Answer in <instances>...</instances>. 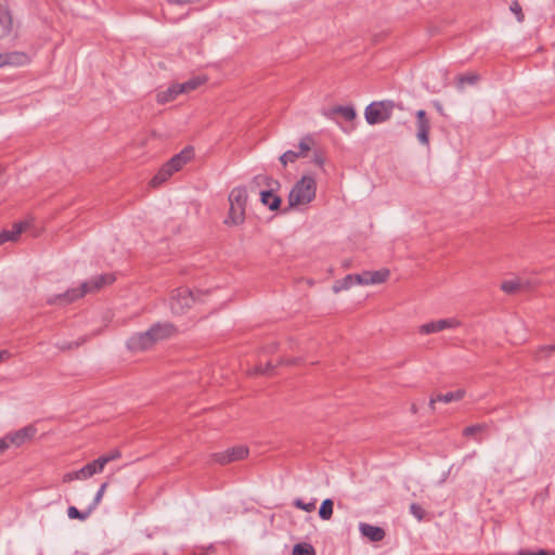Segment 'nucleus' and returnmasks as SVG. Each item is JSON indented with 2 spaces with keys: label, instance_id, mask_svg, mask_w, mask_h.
<instances>
[{
  "label": "nucleus",
  "instance_id": "obj_32",
  "mask_svg": "<svg viewBox=\"0 0 555 555\" xmlns=\"http://www.w3.org/2000/svg\"><path fill=\"white\" fill-rule=\"evenodd\" d=\"M275 367V364H273L271 361H269L264 367L261 365H257L253 370V374H266L271 375L273 369Z\"/></svg>",
  "mask_w": 555,
  "mask_h": 555
},
{
  "label": "nucleus",
  "instance_id": "obj_24",
  "mask_svg": "<svg viewBox=\"0 0 555 555\" xmlns=\"http://www.w3.org/2000/svg\"><path fill=\"white\" fill-rule=\"evenodd\" d=\"M261 203L267 205L271 210H275L280 207L281 198L272 193V191H262Z\"/></svg>",
  "mask_w": 555,
  "mask_h": 555
},
{
  "label": "nucleus",
  "instance_id": "obj_31",
  "mask_svg": "<svg viewBox=\"0 0 555 555\" xmlns=\"http://www.w3.org/2000/svg\"><path fill=\"white\" fill-rule=\"evenodd\" d=\"M479 79L476 74L462 75L457 78L459 88H463L464 85H474Z\"/></svg>",
  "mask_w": 555,
  "mask_h": 555
},
{
  "label": "nucleus",
  "instance_id": "obj_11",
  "mask_svg": "<svg viewBox=\"0 0 555 555\" xmlns=\"http://www.w3.org/2000/svg\"><path fill=\"white\" fill-rule=\"evenodd\" d=\"M416 138L418 142L423 145H428L430 124L424 109H420L416 112Z\"/></svg>",
  "mask_w": 555,
  "mask_h": 555
},
{
  "label": "nucleus",
  "instance_id": "obj_14",
  "mask_svg": "<svg viewBox=\"0 0 555 555\" xmlns=\"http://www.w3.org/2000/svg\"><path fill=\"white\" fill-rule=\"evenodd\" d=\"M13 33V18L5 3L0 2V39L8 38Z\"/></svg>",
  "mask_w": 555,
  "mask_h": 555
},
{
  "label": "nucleus",
  "instance_id": "obj_41",
  "mask_svg": "<svg viewBox=\"0 0 555 555\" xmlns=\"http://www.w3.org/2000/svg\"><path fill=\"white\" fill-rule=\"evenodd\" d=\"M79 480H86L91 478L88 468L86 465L77 470Z\"/></svg>",
  "mask_w": 555,
  "mask_h": 555
},
{
  "label": "nucleus",
  "instance_id": "obj_42",
  "mask_svg": "<svg viewBox=\"0 0 555 555\" xmlns=\"http://www.w3.org/2000/svg\"><path fill=\"white\" fill-rule=\"evenodd\" d=\"M313 162H314V165H318L320 167H322L323 164H324L323 157L321 155L317 154V153H314Z\"/></svg>",
  "mask_w": 555,
  "mask_h": 555
},
{
  "label": "nucleus",
  "instance_id": "obj_44",
  "mask_svg": "<svg viewBox=\"0 0 555 555\" xmlns=\"http://www.w3.org/2000/svg\"><path fill=\"white\" fill-rule=\"evenodd\" d=\"M354 127H341V130L346 133H349L351 130H353Z\"/></svg>",
  "mask_w": 555,
  "mask_h": 555
},
{
  "label": "nucleus",
  "instance_id": "obj_10",
  "mask_svg": "<svg viewBox=\"0 0 555 555\" xmlns=\"http://www.w3.org/2000/svg\"><path fill=\"white\" fill-rule=\"evenodd\" d=\"M30 62V57L27 53L22 51H11L0 53V67L4 66H24Z\"/></svg>",
  "mask_w": 555,
  "mask_h": 555
},
{
  "label": "nucleus",
  "instance_id": "obj_21",
  "mask_svg": "<svg viewBox=\"0 0 555 555\" xmlns=\"http://www.w3.org/2000/svg\"><path fill=\"white\" fill-rule=\"evenodd\" d=\"M175 172L165 164L151 180V185L157 188L166 182Z\"/></svg>",
  "mask_w": 555,
  "mask_h": 555
},
{
  "label": "nucleus",
  "instance_id": "obj_6",
  "mask_svg": "<svg viewBox=\"0 0 555 555\" xmlns=\"http://www.w3.org/2000/svg\"><path fill=\"white\" fill-rule=\"evenodd\" d=\"M196 301L195 294L188 287H179L172 292L170 309L176 314H183Z\"/></svg>",
  "mask_w": 555,
  "mask_h": 555
},
{
  "label": "nucleus",
  "instance_id": "obj_47",
  "mask_svg": "<svg viewBox=\"0 0 555 555\" xmlns=\"http://www.w3.org/2000/svg\"><path fill=\"white\" fill-rule=\"evenodd\" d=\"M507 470H508V473H512L513 472V466L508 467Z\"/></svg>",
  "mask_w": 555,
  "mask_h": 555
},
{
  "label": "nucleus",
  "instance_id": "obj_25",
  "mask_svg": "<svg viewBox=\"0 0 555 555\" xmlns=\"http://www.w3.org/2000/svg\"><path fill=\"white\" fill-rule=\"evenodd\" d=\"M365 276L367 279V285L370 284H379L387 280L389 276L388 270H379V271H365Z\"/></svg>",
  "mask_w": 555,
  "mask_h": 555
},
{
  "label": "nucleus",
  "instance_id": "obj_40",
  "mask_svg": "<svg viewBox=\"0 0 555 555\" xmlns=\"http://www.w3.org/2000/svg\"><path fill=\"white\" fill-rule=\"evenodd\" d=\"M11 447L8 435L0 439V453H3Z\"/></svg>",
  "mask_w": 555,
  "mask_h": 555
},
{
  "label": "nucleus",
  "instance_id": "obj_15",
  "mask_svg": "<svg viewBox=\"0 0 555 555\" xmlns=\"http://www.w3.org/2000/svg\"><path fill=\"white\" fill-rule=\"evenodd\" d=\"M35 433H36L35 428L31 426H28V427H24L17 431H15V433L8 434V437H9L11 446L20 447V446L24 444L26 441L30 440L34 437Z\"/></svg>",
  "mask_w": 555,
  "mask_h": 555
},
{
  "label": "nucleus",
  "instance_id": "obj_13",
  "mask_svg": "<svg viewBox=\"0 0 555 555\" xmlns=\"http://www.w3.org/2000/svg\"><path fill=\"white\" fill-rule=\"evenodd\" d=\"M194 156V151H193V147L191 146H186L184 147L180 153L176 154L175 156H172L167 163L166 165L173 171V172H177L179 171L180 169H182V167L184 165H186Z\"/></svg>",
  "mask_w": 555,
  "mask_h": 555
},
{
  "label": "nucleus",
  "instance_id": "obj_46",
  "mask_svg": "<svg viewBox=\"0 0 555 555\" xmlns=\"http://www.w3.org/2000/svg\"><path fill=\"white\" fill-rule=\"evenodd\" d=\"M60 348L61 349H70L72 348V344H68L67 346H61Z\"/></svg>",
  "mask_w": 555,
  "mask_h": 555
},
{
  "label": "nucleus",
  "instance_id": "obj_43",
  "mask_svg": "<svg viewBox=\"0 0 555 555\" xmlns=\"http://www.w3.org/2000/svg\"><path fill=\"white\" fill-rule=\"evenodd\" d=\"M555 349V345H547V346H543L541 347V349L539 350V352H543V351H553Z\"/></svg>",
  "mask_w": 555,
  "mask_h": 555
},
{
  "label": "nucleus",
  "instance_id": "obj_36",
  "mask_svg": "<svg viewBox=\"0 0 555 555\" xmlns=\"http://www.w3.org/2000/svg\"><path fill=\"white\" fill-rule=\"evenodd\" d=\"M485 425H481V424H477V425H472V426H468L466 427L464 430H463V435L464 436H473L481 430L485 429Z\"/></svg>",
  "mask_w": 555,
  "mask_h": 555
},
{
  "label": "nucleus",
  "instance_id": "obj_39",
  "mask_svg": "<svg viewBox=\"0 0 555 555\" xmlns=\"http://www.w3.org/2000/svg\"><path fill=\"white\" fill-rule=\"evenodd\" d=\"M295 505L304 511H307V512L312 511V502L304 503L301 500H296Z\"/></svg>",
  "mask_w": 555,
  "mask_h": 555
},
{
  "label": "nucleus",
  "instance_id": "obj_4",
  "mask_svg": "<svg viewBox=\"0 0 555 555\" xmlns=\"http://www.w3.org/2000/svg\"><path fill=\"white\" fill-rule=\"evenodd\" d=\"M395 107L402 108L400 105H397L392 100L372 102L365 107V120L369 125L385 122L390 118Z\"/></svg>",
  "mask_w": 555,
  "mask_h": 555
},
{
  "label": "nucleus",
  "instance_id": "obj_48",
  "mask_svg": "<svg viewBox=\"0 0 555 555\" xmlns=\"http://www.w3.org/2000/svg\"><path fill=\"white\" fill-rule=\"evenodd\" d=\"M494 472H495V473H499V472H500V469H499L498 467H494Z\"/></svg>",
  "mask_w": 555,
  "mask_h": 555
},
{
  "label": "nucleus",
  "instance_id": "obj_22",
  "mask_svg": "<svg viewBox=\"0 0 555 555\" xmlns=\"http://www.w3.org/2000/svg\"><path fill=\"white\" fill-rule=\"evenodd\" d=\"M180 92L177 90V85L173 83L170 87H168L166 90L159 91L156 95L157 102L159 104L168 103L177 98Z\"/></svg>",
  "mask_w": 555,
  "mask_h": 555
},
{
  "label": "nucleus",
  "instance_id": "obj_27",
  "mask_svg": "<svg viewBox=\"0 0 555 555\" xmlns=\"http://www.w3.org/2000/svg\"><path fill=\"white\" fill-rule=\"evenodd\" d=\"M334 503L331 499H326L322 502L319 508V516L323 520H328L333 515Z\"/></svg>",
  "mask_w": 555,
  "mask_h": 555
},
{
  "label": "nucleus",
  "instance_id": "obj_18",
  "mask_svg": "<svg viewBox=\"0 0 555 555\" xmlns=\"http://www.w3.org/2000/svg\"><path fill=\"white\" fill-rule=\"evenodd\" d=\"M465 391L462 389H459L456 391H450L443 395H437L435 398L430 399V406L434 408V404L436 402H443V403H450L452 401H459L464 397Z\"/></svg>",
  "mask_w": 555,
  "mask_h": 555
},
{
  "label": "nucleus",
  "instance_id": "obj_7",
  "mask_svg": "<svg viewBox=\"0 0 555 555\" xmlns=\"http://www.w3.org/2000/svg\"><path fill=\"white\" fill-rule=\"evenodd\" d=\"M312 149V138L306 135L301 139L298 146L294 150H288L280 156V162L284 167L289 163H295L298 158L307 157Z\"/></svg>",
  "mask_w": 555,
  "mask_h": 555
},
{
  "label": "nucleus",
  "instance_id": "obj_3",
  "mask_svg": "<svg viewBox=\"0 0 555 555\" xmlns=\"http://www.w3.org/2000/svg\"><path fill=\"white\" fill-rule=\"evenodd\" d=\"M230 209L224 223L238 225L245 220L247 190L244 186L234 188L229 194Z\"/></svg>",
  "mask_w": 555,
  "mask_h": 555
},
{
  "label": "nucleus",
  "instance_id": "obj_12",
  "mask_svg": "<svg viewBox=\"0 0 555 555\" xmlns=\"http://www.w3.org/2000/svg\"><path fill=\"white\" fill-rule=\"evenodd\" d=\"M367 285L365 272L361 274H348L344 279L336 281L333 285V291L339 293L340 291L349 289L353 285Z\"/></svg>",
  "mask_w": 555,
  "mask_h": 555
},
{
  "label": "nucleus",
  "instance_id": "obj_45",
  "mask_svg": "<svg viewBox=\"0 0 555 555\" xmlns=\"http://www.w3.org/2000/svg\"><path fill=\"white\" fill-rule=\"evenodd\" d=\"M475 454H476V452L474 451V452H472V453H469V454L465 455L463 460H464V461H466V460H468V459H472V457H474V456H475Z\"/></svg>",
  "mask_w": 555,
  "mask_h": 555
},
{
  "label": "nucleus",
  "instance_id": "obj_16",
  "mask_svg": "<svg viewBox=\"0 0 555 555\" xmlns=\"http://www.w3.org/2000/svg\"><path fill=\"white\" fill-rule=\"evenodd\" d=\"M28 227L27 222H17L13 224L12 229L3 230L0 232V245L5 242H15L22 232Z\"/></svg>",
  "mask_w": 555,
  "mask_h": 555
},
{
  "label": "nucleus",
  "instance_id": "obj_29",
  "mask_svg": "<svg viewBox=\"0 0 555 555\" xmlns=\"http://www.w3.org/2000/svg\"><path fill=\"white\" fill-rule=\"evenodd\" d=\"M292 555H312V545L309 543H298L294 546Z\"/></svg>",
  "mask_w": 555,
  "mask_h": 555
},
{
  "label": "nucleus",
  "instance_id": "obj_28",
  "mask_svg": "<svg viewBox=\"0 0 555 555\" xmlns=\"http://www.w3.org/2000/svg\"><path fill=\"white\" fill-rule=\"evenodd\" d=\"M86 467L88 468L89 474L92 477L96 474L102 473L105 466H104L103 462L101 461V459L98 457L96 460H93L92 462H89L88 464H86Z\"/></svg>",
  "mask_w": 555,
  "mask_h": 555
},
{
  "label": "nucleus",
  "instance_id": "obj_17",
  "mask_svg": "<svg viewBox=\"0 0 555 555\" xmlns=\"http://www.w3.org/2000/svg\"><path fill=\"white\" fill-rule=\"evenodd\" d=\"M359 530L362 533V535L366 537L372 542H379L385 538V531L382 527L361 522L359 525Z\"/></svg>",
  "mask_w": 555,
  "mask_h": 555
},
{
  "label": "nucleus",
  "instance_id": "obj_35",
  "mask_svg": "<svg viewBox=\"0 0 555 555\" xmlns=\"http://www.w3.org/2000/svg\"><path fill=\"white\" fill-rule=\"evenodd\" d=\"M509 9L516 15V18H517L518 22H522L524 21L525 16H524V13L521 11V7H520V4L517 1H513Z\"/></svg>",
  "mask_w": 555,
  "mask_h": 555
},
{
  "label": "nucleus",
  "instance_id": "obj_8",
  "mask_svg": "<svg viewBox=\"0 0 555 555\" xmlns=\"http://www.w3.org/2000/svg\"><path fill=\"white\" fill-rule=\"evenodd\" d=\"M461 325V321L456 318L440 319L430 321L420 326L418 332L424 335L439 333L444 330L456 328Z\"/></svg>",
  "mask_w": 555,
  "mask_h": 555
},
{
  "label": "nucleus",
  "instance_id": "obj_19",
  "mask_svg": "<svg viewBox=\"0 0 555 555\" xmlns=\"http://www.w3.org/2000/svg\"><path fill=\"white\" fill-rule=\"evenodd\" d=\"M330 115H339L347 121H352L357 117V113L353 106H335L331 109V112L327 114Z\"/></svg>",
  "mask_w": 555,
  "mask_h": 555
},
{
  "label": "nucleus",
  "instance_id": "obj_9",
  "mask_svg": "<svg viewBox=\"0 0 555 555\" xmlns=\"http://www.w3.org/2000/svg\"><path fill=\"white\" fill-rule=\"evenodd\" d=\"M248 455V449L245 446H237L228 449L224 452L215 454V460L220 464H228L231 462L240 461Z\"/></svg>",
  "mask_w": 555,
  "mask_h": 555
},
{
  "label": "nucleus",
  "instance_id": "obj_23",
  "mask_svg": "<svg viewBox=\"0 0 555 555\" xmlns=\"http://www.w3.org/2000/svg\"><path fill=\"white\" fill-rule=\"evenodd\" d=\"M527 287V283L522 282L520 279L504 281L501 284L502 291L505 292L506 294H514L519 289H524Z\"/></svg>",
  "mask_w": 555,
  "mask_h": 555
},
{
  "label": "nucleus",
  "instance_id": "obj_26",
  "mask_svg": "<svg viewBox=\"0 0 555 555\" xmlns=\"http://www.w3.org/2000/svg\"><path fill=\"white\" fill-rule=\"evenodd\" d=\"M92 512L93 511L91 509L90 506L86 511H79L75 506H69L67 508V516L70 519L86 520L91 515Z\"/></svg>",
  "mask_w": 555,
  "mask_h": 555
},
{
  "label": "nucleus",
  "instance_id": "obj_33",
  "mask_svg": "<svg viewBox=\"0 0 555 555\" xmlns=\"http://www.w3.org/2000/svg\"><path fill=\"white\" fill-rule=\"evenodd\" d=\"M121 456V453L119 450L115 449L111 451L109 453H106L104 455H101L100 459L103 462L104 466L108 464L112 461H115Z\"/></svg>",
  "mask_w": 555,
  "mask_h": 555
},
{
  "label": "nucleus",
  "instance_id": "obj_37",
  "mask_svg": "<svg viewBox=\"0 0 555 555\" xmlns=\"http://www.w3.org/2000/svg\"><path fill=\"white\" fill-rule=\"evenodd\" d=\"M517 555H555V553H551L544 550H539L538 552H527L524 550H520Z\"/></svg>",
  "mask_w": 555,
  "mask_h": 555
},
{
  "label": "nucleus",
  "instance_id": "obj_5",
  "mask_svg": "<svg viewBox=\"0 0 555 555\" xmlns=\"http://www.w3.org/2000/svg\"><path fill=\"white\" fill-rule=\"evenodd\" d=\"M312 201V177L304 176L291 190L288 206L297 208L308 205Z\"/></svg>",
  "mask_w": 555,
  "mask_h": 555
},
{
  "label": "nucleus",
  "instance_id": "obj_34",
  "mask_svg": "<svg viewBox=\"0 0 555 555\" xmlns=\"http://www.w3.org/2000/svg\"><path fill=\"white\" fill-rule=\"evenodd\" d=\"M410 512L417 520H422L424 518L425 512L423 507L416 503H412L410 505Z\"/></svg>",
  "mask_w": 555,
  "mask_h": 555
},
{
  "label": "nucleus",
  "instance_id": "obj_1",
  "mask_svg": "<svg viewBox=\"0 0 555 555\" xmlns=\"http://www.w3.org/2000/svg\"><path fill=\"white\" fill-rule=\"evenodd\" d=\"M175 333L171 323H156L147 331L133 334L127 340V347L133 352L151 349L156 343L169 338Z\"/></svg>",
  "mask_w": 555,
  "mask_h": 555
},
{
  "label": "nucleus",
  "instance_id": "obj_20",
  "mask_svg": "<svg viewBox=\"0 0 555 555\" xmlns=\"http://www.w3.org/2000/svg\"><path fill=\"white\" fill-rule=\"evenodd\" d=\"M205 80H206L205 78L194 77L185 82L176 83L177 90H178V92H180V94L189 93V92L197 89L199 86H202L205 82Z\"/></svg>",
  "mask_w": 555,
  "mask_h": 555
},
{
  "label": "nucleus",
  "instance_id": "obj_30",
  "mask_svg": "<svg viewBox=\"0 0 555 555\" xmlns=\"http://www.w3.org/2000/svg\"><path fill=\"white\" fill-rule=\"evenodd\" d=\"M108 487V483L107 482H103L101 485V487L99 488V490L96 491L94 498H93V501L92 503L89 505L91 507L92 511L95 509V507L100 504V502L102 501L103 499V495L105 493V490L107 489Z\"/></svg>",
  "mask_w": 555,
  "mask_h": 555
},
{
  "label": "nucleus",
  "instance_id": "obj_38",
  "mask_svg": "<svg viewBox=\"0 0 555 555\" xmlns=\"http://www.w3.org/2000/svg\"><path fill=\"white\" fill-rule=\"evenodd\" d=\"M74 480H79L77 470L66 473L63 476V482H72Z\"/></svg>",
  "mask_w": 555,
  "mask_h": 555
},
{
  "label": "nucleus",
  "instance_id": "obj_2",
  "mask_svg": "<svg viewBox=\"0 0 555 555\" xmlns=\"http://www.w3.org/2000/svg\"><path fill=\"white\" fill-rule=\"evenodd\" d=\"M114 281L115 276L113 274H101L83 282L79 288H72L63 294L50 296L47 299V302L49 305L65 306L85 296L86 294L100 291L102 287L112 284Z\"/></svg>",
  "mask_w": 555,
  "mask_h": 555
}]
</instances>
